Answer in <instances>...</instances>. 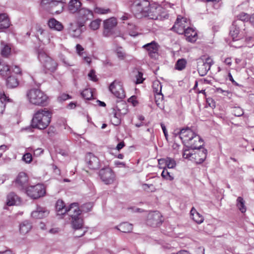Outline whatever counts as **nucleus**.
<instances>
[{
	"label": "nucleus",
	"mask_w": 254,
	"mask_h": 254,
	"mask_svg": "<svg viewBox=\"0 0 254 254\" xmlns=\"http://www.w3.org/2000/svg\"><path fill=\"white\" fill-rule=\"evenodd\" d=\"M69 212V216L71 218V224L74 230L75 237H80L83 236L86 231L83 226V220L80 217L81 211L79 204L76 202L72 203Z\"/></svg>",
	"instance_id": "f257e3e1"
},
{
	"label": "nucleus",
	"mask_w": 254,
	"mask_h": 254,
	"mask_svg": "<svg viewBox=\"0 0 254 254\" xmlns=\"http://www.w3.org/2000/svg\"><path fill=\"white\" fill-rule=\"evenodd\" d=\"M180 137L185 145L191 150L200 149L203 145L200 137L189 128L181 129Z\"/></svg>",
	"instance_id": "f03ea898"
},
{
	"label": "nucleus",
	"mask_w": 254,
	"mask_h": 254,
	"mask_svg": "<svg viewBox=\"0 0 254 254\" xmlns=\"http://www.w3.org/2000/svg\"><path fill=\"white\" fill-rule=\"evenodd\" d=\"M51 118L50 111L46 108L39 109L34 114L31 126L32 128L44 129L50 124Z\"/></svg>",
	"instance_id": "7ed1b4c3"
},
{
	"label": "nucleus",
	"mask_w": 254,
	"mask_h": 254,
	"mask_svg": "<svg viewBox=\"0 0 254 254\" xmlns=\"http://www.w3.org/2000/svg\"><path fill=\"white\" fill-rule=\"evenodd\" d=\"M28 103L36 106H44L47 104L48 97L42 91L32 88L27 91L26 95Z\"/></svg>",
	"instance_id": "20e7f679"
},
{
	"label": "nucleus",
	"mask_w": 254,
	"mask_h": 254,
	"mask_svg": "<svg viewBox=\"0 0 254 254\" xmlns=\"http://www.w3.org/2000/svg\"><path fill=\"white\" fill-rule=\"evenodd\" d=\"M151 3L148 0H134L130 8L135 17L138 18L146 17Z\"/></svg>",
	"instance_id": "39448f33"
},
{
	"label": "nucleus",
	"mask_w": 254,
	"mask_h": 254,
	"mask_svg": "<svg viewBox=\"0 0 254 254\" xmlns=\"http://www.w3.org/2000/svg\"><path fill=\"white\" fill-rule=\"evenodd\" d=\"M146 17L153 20H163L168 18L169 14L163 6L154 2L151 3Z\"/></svg>",
	"instance_id": "423d86ee"
},
{
	"label": "nucleus",
	"mask_w": 254,
	"mask_h": 254,
	"mask_svg": "<svg viewBox=\"0 0 254 254\" xmlns=\"http://www.w3.org/2000/svg\"><path fill=\"white\" fill-rule=\"evenodd\" d=\"M194 150L186 149L183 156L184 158L195 162L196 163H202L206 158L207 150L201 147Z\"/></svg>",
	"instance_id": "0eeeda50"
},
{
	"label": "nucleus",
	"mask_w": 254,
	"mask_h": 254,
	"mask_svg": "<svg viewBox=\"0 0 254 254\" xmlns=\"http://www.w3.org/2000/svg\"><path fill=\"white\" fill-rule=\"evenodd\" d=\"M171 30L183 32H194L195 28L191 26L187 18L179 15Z\"/></svg>",
	"instance_id": "6e6552de"
},
{
	"label": "nucleus",
	"mask_w": 254,
	"mask_h": 254,
	"mask_svg": "<svg viewBox=\"0 0 254 254\" xmlns=\"http://www.w3.org/2000/svg\"><path fill=\"white\" fill-rule=\"evenodd\" d=\"M38 58L44 69L51 71L56 70L57 66V63L44 51H40L38 52Z\"/></svg>",
	"instance_id": "1a4fd4ad"
},
{
	"label": "nucleus",
	"mask_w": 254,
	"mask_h": 254,
	"mask_svg": "<svg viewBox=\"0 0 254 254\" xmlns=\"http://www.w3.org/2000/svg\"><path fill=\"white\" fill-rule=\"evenodd\" d=\"M64 2L63 0H41V5L45 8H53L52 13H61L64 9Z\"/></svg>",
	"instance_id": "9d476101"
},
{
	"label": "nucleus",
	"mask_w": 254,
	"mask_h": 254,
	"mask_svg": "<svg viewBox=\"0 0 254 254\" xmlns=\"http://www.w3.org/2000/svg\"><path fill=\"white\" fill-rule=\"evenodd\" d=\"M26 192L31 198L37 199L44 196L46 193V190L43 185L37 184L27 188Z\"/></svg>",
	"instance_id": "9b49d317"
},
{
	"label": "nucleus",
	"mask_w": 254,
	"mask_h": 254,
	"mask_svg": "<svg viewBox=\"0 0 254 254\" xmlns=\"http://www.w3.org/2000/svg\"><path fill=\"white\" fill-rule=\"evenodd\" d=\"M109 90L117 98L123 99L125 98L126 94L123 88V83L119 80H115L109 86Z\"/></svg>",
	"instance_id": "f8f14e48"
},
{
	"label": "nucleus",
	"mask_w": 254,
	"mask_h": 254,
	"mask_svg": "<svg viewBox=\"0 0 254 254\" xmlns=\"http://www.w3.org/2000/svg\"><path fill=\"white\" fill-rule=\"evenodd\" d=\"M213 64L212 60L209 57L207 58L205 61L200 60L197 64V71L199 75L201 76L205 75Z\"/></svg>",
	"instance_id": "ddd939ff"
},
{
	"label": "nucleus",
	"mask_w": 254,
	"mask_h": 254,
	"mask_svg": "<svg viewBox=\"0 0 254 254\" xmlns=\"http://www.w3.org/2000/svg\"><path fill=\"white\" fill-rule=\"evenodd\" d=\"M99 176L102 181L107 185L113 183L115 177L114 172L109 168H106L100 170Z\"/></svg>",
	"instance_id": "4468645a"
},
{
	"label": "nucleus",
	"mask_w": 254,
	"mask_h": 254,
	"mask_svg": "<svg viewBox=\"0 0 254 254\" xmlns=\"http://www.w3.org/2000/svg\"><path fill=\"white\" fill-rule=\"evenodd\" d=\"M159 45L154 41L146 44L142 46L148 51L149 56L153 59H157L158 57Z\"/></svg>",
	"instance_id": "2eb2a0df"
},
{
	"label": "nucleus",
	"mask_w": 254,
	"mask_h": 254,
	"mask_svg": "<svg viewBox=\"0 0 254 254\" xmlns=\"http://www.w3.org/2000/svg\"><path fill=\"white\" fill-rule=\"evenodd\" d=\"M86 162L88 167L93 170L99 168L100 162L99 159L91 153L87 154Z\"/></svg>",
	"instance_id": "dca6fc26"
},
{
	"label": "nucleus",
	"mask_w": 254,
	"mask_h": 254,
	"mask_svg": "<svg viewBox=\"0 0 254 254\" xmlns=\"http://www.w3.org/2000/svg\"><path fill=\"white\" fill-rule=\"evenodd\" d=\"M72 205L71 203L68 207H66L64 201L62 200H58L57 201L56 209L58 216H61L67 213L69 216V210Z\"/></svg>",
	"instance_id": "f3484780"
},
{
	"label": "nucleus",
	"mask_w": 254,
	"mask_h": 254,
	"mask_svg": "<svg viewBox=\"0 0 254 254\" xmlns=\"http://www.w3.org/2000/svg\"><path fill=\"white\" fill-rule=\"evenodd\" d=\"M124 112H122L120 109L117 108V110H114V115L111 118V122L114 126H118L121 124V115H125L127 113V109H124Z\"/></svg>",
	"instance_id": "a211bd4d"
},
{
	"label": "nucleus",
	"mask_w": 254,
	"mask_h": 254,
	"mask_svg": "<svg viewBox=\"0 0 254 254\" xmlns=\"http://www.w3.org/2000/svg\"><path fill=\"white\" fill-rule=\"evenodd\" d=\"M49 211L46 208L37 206L35 210L31 213V216L34 218L42 219L47 216L49 214Z\"/></svg>",
	"instance_id": "6ab92c4d"
},
{
	"label": "nucleus",
	"mask_w": 254,
	"mask_h": 254,
	"mask_svg": "<svg viewBox=\"0 0 254 254\" xmlns=\"http://www.w3.org/2000/svg\"><path fill=\"white\" fill-rule=\"evenodd\" d=\"M148 223L157 226L161 223V214L157 211L154 212L149 215Z\"/></svg>",
	"instance_id": "aec40b11"
},
{
	"label": "nucleus",
	"mask_w": 254,
	"mask_h": 254,
	"mask_svg": "<svg viewBox=\"0 0 254 254\" xmlns=\"http://www.w3.org/2000/svg\"><path fill=\"white\" fill-rule=\"evenodd\" d=\"M117 19L115 17H111L103 21V27L105 30H111L117 25Z\"/></svg>",
	"instance_id": "412c9836"
},
{
	"label": "nucleus",
	"mask_w": 254,
	"mask_h": 254,
	"mask_svg": "<svg viewBox=\"0 0 254 254\" xmlns=\"http://www.w3.org/2000/svg\"><path fill=\"white\" fill-rule=\"evenodd\" d=\"M238 22L234 21L233 23V26H237V24L238 26L242 25L244 24V22L250 21L251 18V15L245 12H241L238 15Z\"/></svg>",
	"instance_id": "4be33fe9"
},
{
	"label": "nucleus",
	"mask_w": 254,
	"mask_h": 254,
	"mask_svg": "<svg viewBox=\"0 0 254 254\" xmlns=\"http://www.w3.org/2000/svg\"><path fill=\"white\" fill-rule=\"evenodd\" d=\"M48 25L51 29L58 31H62L64 28L62 23L53 18L49 19Z\"/></svg>",
	"instance_id": "5701e85b"
},
{
	"label": "nucleus",
	"mask_w": 254,
	"mask_h": 254,
	"mask_svg": "<svg viewBox=\"0 0 254 254\" xmlns=\"http://www.w3.org/2000/svg\"><path fill=\"white\" fill-rule=\"evenodd\" d=\"M10 25V22L8 15L6 13L0 14V29H5Z\"/></svg>",
	"instance_id": "b1692460"
},
{
	"label": "nucleus",
	"mask_w": 254,
	"mask_h": 254,
	"mask_svg": "<svg viewBox=\"0 0 254 254\" xmlns=\"http://www.w3.org/2000/svg\"><path fill=\"white\" fill-rule=\"evenodd\" d=\"M20 202L18 196L14 192L9 193L7 196L6 204L8 206L17 205Z\"/></svg>",
	"instance_id": "393cba45"
},
{
	"label": "nucleus",
	"mask_w": 254,
	"mask_h": 254,
	"mask_svg": "<svg viewBox=\"0 0 254 254\" xmlns=\"http://www.w3.org/2000/svg\"><path fill=\"white\" fill-rule=\"evenodd\" d=\"M78 14L79 17L84 21L92 18L93 16L92 11L85 8H82L79 9Z\"/></svg>",
	"instance_id": "a878e982"
},
{
	"label": "nucleus",
	"mask_w": 254,
	"mask_h": 254,
	"mask_svg": "<svg viewBox=\"0 0 254 254\" xmlns=\"http://www.w3.org/2000/svg\"><path fill=\"white\" fill-rule=\"evenodd\" d=\"M28 180L27 175L24 172H20L16 180V183L19 186L23 188L27 184Z\"/></svg>",
	"instance_id": "bb28decb"
},
{
	"label": "nucleus",
	"mask_w": 254,
	"mask_h": 254,
	"mask_svg": "<svg viewBox=\"0 0 254 254\" xmlns=\"http://www.w3.org/2000/svg\"><path fill=\"white\" fill-rule=\"evenodd\" d=\"M190 214L192 219L197 224H201L203 222V217L194 207L191 208Z\"/></svg>",
	"instance_id": "cd10ccee"
},
{
	"label": "nucleus",
	"mask_w": 254,
	"mask_h": 254,
	"mask_svg": "<svg viewBox=\"0 0 254 254\" xmlns=\"http://www.w3.org/2000/svg\"><path fill=\"white\" fill-rule=\"evenodd\" d=\"M115 228L123 233H129L132 231L133 226L131 224L128 222H123L116 226Z\"/></svg>",
	"instance_id": "c85d7f7f"
},
{
	"label": "nucleus",
	"mask_w": 254,
	"mask_h": 254,
	"mask_svg": "<svg viewBox=\"0 0 254 254\" xmlns=\"http://www.w3.org/2000/svg\"><path fill=\"white\" fill-rule=\"evenodd\" d=\"M32 228L31 223L28 221H23L19 225V231L21 234L25 235L28 233Z\"/></svg>",
	"instance_id": "c756f323"
},
{
	"label": "nucleus",
	"mask_w": 254,
	"mask_h": 254,
	"mask_svg": "<svg viewBox=\"0 0 254 254\" xmlns=\"http://www.w3.org/2000/svg\"><path fill=\"white\" fill-rule=\"evenodd\" d=\"M81 3L78 0H70L68 4V9L71 13L76 12L81 6Z\"/></svg>",
	"instance_id": "7c9ffc66"
},
{
	"label": "nucleus",
	"mask_w": 254,
	"mask_h": 254,
	"mask_svg": "<svg viewBox=\"0 0 254 254\" xmlns=\"http://www.w3.org/2000/svg\"><path fill=\"white\" fill-rule=\"evenodd\" d=\"M10 102V99H9L4 93H0V113L2 114L5 109V103Z\"/></svg>",
	"instance_id": "2f4dec72"
},
{
	"label": "nucleus",
	"mask_w": 254,
	"mask_h": 254,
	"mask_svg": "<svg viewBox=\"0 0 254 254\" xmlns=\"http://www.w3.org/2000/svg\"><path fill=\"white\" fill-rule=\"evenodd\" d=\"M18 84L19 82L15 76H9L6 79V86L8 88H15L18 86Z\"/></svg>",
	"instance_id": "473e14b6"
},
{
	"label": "nucleus",
	"mask_w": 254,
	"mask_h": 254,
	"mask_svg": "<svg viewBox=\"0 0 254 254\" xmlns=\"http://www.w3.org/2000/svg\"><path fill=\"white\" fill-rule=\"evenodd\" d=\"M73 27V32H83L85 30L86 27L84 22H77L73 24H71Z\"/></svg>",
	"instance_id": "72a5a7b5"
},
{
	"label": "nucleus",
	"mask_w": 254,
	"mask_h": 254,
	"mask_svg": "<svg viewBox=\"0 0 254 254\" xmlns=\"http://www.w3.org/2000/svg\"><path fill=\"white\" fill-rule=\"evenodd\" d=\"M245 201L244 199L239 196L237 199L236 205L242 213H244L246 211V207L245 205Z\"/></svg>",
	"instance_id": "f704fd0d"
},
{
	"label": "nucleus",
	"mask_w": 254,
	"mask_h": 254,
	"mask_svg": "<svg viewBox=\"0 0 254 254\" xmlns=\"http://www.w3.org/2000/svg\"><path fill=\"white\" fill-rule=\"evenodd\" d=\"M187 63V61L185 59H179L175 64V68L178 70L181 71L186 67Z\"/></svg>",
	"instance_id": "c9c22d12"
},
{
	"label": "nucleus",
	"mask_w": 254,
	"mask_h": 254,
	"mask_svg": "<svg viewBox=\"0 0 254 254\" xmlns=\"http://www.w3.org/2000/svg\"><path fill=\"white\" fill-rule=\"evenodd\" d=\"M11 48L8 45H3L1 42V55L2 57L7 58L10 54Z\"/></svg>",
	"instance_id": "e433bc0d"
},
{
	"label": "nucleus",
	"mask_w": 254,
	"mask_h": 254,
	"mask_svg": "<svg viewBox=\"0 0 254 254\" xmlns=\"http://www.w3.org/2000/svg\"><path fill=\"white\" fill-rule=\"evenodd\" d=\"M186 40L189 42L193 43L197 39V33H184Z\"/></svg>",
	"instance_id": "4c0bfd02"
},
{
	"label": "nucleus",
	"mask_w": 254,
	"mask_h": 254,
	"mask_svg": "<svg viewBox=\"0 0 254 254\" xmlns=\"http://www.w3.org/2000/svg\"><path fill=\"white\" fill-rule=\"evenodd\" d=\"M93 10L95 13L98 14H106L110 13L111 11L110 8H106L98 6H95Z\"/></svg>",
	"instance_id": "58836bf2"
},
{
	"label": "nucleus",
	"mask_w": 254,
	"mask_h": 254,
	"mask_svg": "<svg viewBox=\"0 0 254 254\" xmlns=\"http://www.w3.org/2000/svg\"><path fill=\"white\" fill-rule=\"evenodd\" d=\"M152 87L155 94H159L162 92V84L159 80H155L153 82Z\"/></svg>",
	"instance_id": "ea45409f"
},
{
	"label": "nucleus",
	"mask_w": 254,
	"mask_h": 254,
	"mask_svg": "<svg viewBox=\"0 0 254 254\" xmlns=\"http://www.w3.org/2000/svg\"><path fill=\"white\" fill-rule=\"evenodd\" d=\"M161 176L164 179L169 181H172L174 179L173 175L171 174V173L168 172L167 169L163 170Z\"/></svg>",
	"instance_id": "a19ab883"
},
{
	"label": "nucleus",
	"mask_w": 254,
	"mask_h": 254,
	"mask_svg": "<svg viewBox=\"0 0 254 254\" xmlns=\"http://www.w3.org/2000/svg\"><path fill=\"white\" fill-rule=\"evenodd\" d=\"M166 169H173L176 166L177 163L174 158L166 157Z\"/></svg>",
	"instance_id": "79ce46f5"
},
{
	"label": "nucleus",
	"mask_w": 254,
	"mask_h": 254,
	"mask_svg": "<svg viewBox=\"0 0 254 254\" xmlns=\"http://www.w3.org/2000/svg\"><path fill=\"white\" fill-rule=\"evenodd\" d=\"M82 97L86 100H90L93 97L92 92L90 89H85L81 93Z\"/></svg>",
	"instance_id": "37998d69"
},
{
	"label": "nucleus",
	"mask_w": 254,
	"mask_h": 254,
	"mask_svg": "<svg viewBox=\"0 0 254 254\" xmlns=\"http://www.w3.org/2000/svg\"><path fill=\"white\" fill-rule=\"evenodd\" d=\"M101 20L100 19H97L93 20L90 24V27L92 30H97L100 25Z\"/></svg>",
	"instance_id": "c03bdc74"
},
{
	"label": "nucleus",
	"mask_w": 254,
	"mask_h": 254,
	"mask_svg": "<svg viewBox=\"0 0 254 254\" xmlns=\"http://www.w3.org/2000/svg\"><path fill=\"white\" fill-rule=\"evenodd\" d=\"M233 114L236 117H241L244 115V112L243 109L240 107H234L232 110Z\"/></svg>",
	"instance_id": "a18cd8bd"
},
{
	"label": "nucleus",
	"mask_w": 254,
	"mask_h": 254,
	"mask_svg": "<svg viewBox=\"0 0 254 254\" xmlns=\"http://www.w3.org/2000/svg\"><path fill=\"white\" fill-rule=\"evenodd\" d=\"M163 96L162 94V93H158V94H155V103L157 105V106L159 107L160 108H161V105L162 104V102H163Z\"/></svg>",
	"instance_id": "49530a36"
},
{
	"label": "nucleus",
	"mask_w": 254,
	"mask_h": 254,
	"mask_svg": "<svg viewBox=\"0 0 254 254\" xmlns=\"http://www.w3.org/2000/svg\"><path fill=\"white\" fill-rule=\"evenodd\" d=\"M93 207V204L91 202L86 203L81 206V210H80L81 212H88L91 211L92 208Z\"/></svg>",
	"instance_id": "de8ad7c7"
},
{
	"label": "nucleus",
	"mask_w": 254,
	"mask_h": 254,
	"mask_svg": "<svg viewBox=\"0 0 254 254\" xmlns=\"http://www.w3.org/2000/svg\"><path fill=\"white\" fill-rule=\"evenodd\" d=\"M158 167L159 168L163 170L166 169V157L158 159Z\"/></svg>",
	"instance_id": "09e8293b"
},
{
	"label": "nucleus",
	"mask_w": 254,
	"mask_h": 254,
	"mask_svg": "<svg viewBox=\"0 0 254 254\" xmlns=\"http://www.w3.org/2000/svg\"><path fill=\"white\" fill-rule=\"evenodd\" d=\"M136 78V84H140L143 82L144 80V78H143V73L140 71H137L135 75Z\"/></svg>",
	"instance_id": "8fccbe9b"
},
{
	"label": "nucleus",
	"mask_w": 254,
	"mask_h": 254,
	"mask_svg": "<svg viewBox=\"0 0 254 254\" xmlns=\"http://www.w3.org/2000/svg\"><path fill=\"white\" fill-rule=\"evenodd\" d=\"M116 53L117 57L119 59L123 60L125 58V53L124 52L122 47H118L117 48Z\"/></svg>",
	"instance_id": "3c124183"
},
{
	"label": "nucleus",
	"mask_w": 254,
	"mask_h": 254,
	"mask_svg": "<svg viewBox=\"0 0 254 254\" xmlns=\"http://www.w3.org/2000/svg\"><path fill=\"white\" fill-rule=\"evenodd\" d=\"M22 160L26 163H30L32 161V156L30 153H26L22 157Z\"/></svg>",
	"instance_id": "603ef678"
},
{
	"label": "nucleus",
	"mask_w": 254,
	"mask_h": 254,
	"mask_svg": "<svg viewBox=\"0 0 254 254\" xmlns=\"http://www.w3.org/2000/svg\"><path fill=\"white\" fill-rule=\"evenodd\" d=\"M76 51L78 56L80 57L84 56L85 54L84 52V48L80 45L77 44L76 46Z\"/></svg>",
	"instance_id": "864d4df0"
},
{
	"label": "nucleus",
	"mask_w": 254,
	"mask_h": 254,
	"mask_svg": "<svg viewBox=\"0 0 254 254\" xmlns=\"http://www.w3.org/2000/svg\"><path fill=\"white\" fill-rule=\"evenodd\" d=\"M143 187L144 190L147 191L149 190L151 192H154L156 190V189L153 184L148 185L145 184L143 185Z\"/></svg>",
	"instance_id": "5fc2aeb1"
},
{
	"label": "nucleus",
	"mask_w": 254,
	"mask_h": 254,
	"mask_svg": "<svg viewBox=\"0 0 254 254\" xmlns=\"http://www.w3.org/2000/svg\"><path fill=\"white\" fill-rule=\"evenodd\" d=\"M90 79L93 81H96L97 78L95 74V72L94 70H91L88 74Z\"/></svg>",
	"instance_id": "6e6d98bb"
},
{
	"label": "nucleus",
	"mask_w": 254,
	"mask_h": 254,
	"mask_svg": "<svg viewBox=\"0 0 254 254\" xmlns=\"http://www.w3.org/2000/svg\"><path fill=\"white\" fill-rule=\"evenodd\" d=\"M11 68L12 71L15 74H20L21 72L20 68L17 65H15L11 66Z\"/></svg>",
	"instance_id": "4d7b16f0"
},
{
	"label": "nucleus",
	"mask_w": 254,
	"mask_h": 254,
	"mask_svg": "<svg viewBox=\"0 0 254 254\" xmlns=\"http://www.w3.org/2000/svg\"><path fill=\"white\" fill-rule=\"evenodd\" d=\"M69 98V96L65 93L62 94L58 97V100L60 101H64Z\"/></svg>",
	"instance_id": "13d9d810"
},
{
	"label": "nucleus",
	"mask_w": 254,
	"mask_h": 254,
	"mask_svg": "<svg viewBox=\"0 0 254 254\" xmlns=\"http://www.w3.org/2000/svg\"><path fill=\"white\" fill-rule=\"evenodd\" d=\"M216 91L219 93L223 94L225 96H228L230 92L228 90H224L221 88H217Z\"/></svg>",
	"instance_id": "bf43d9fd"
},
{
	"label": "nucleus",
	"mask_w": 254,
	"mask_h": 254,
	"mask_svg": "<svg viewBox=\"0 0 254 254\" xmlns=\"http://www.w3.org/2000/svg\"><path fill=\"white\" fill-rule=\"evenodd\" d=\"M115 165L117 167H126V163L123 162H120L119 161H115L114 162Z\"/></svg>",
	"instance_id": "052dcab7"
},
{
	"label": "nucleus",
	"mask_w": 254,
	"mask_h": 254,
	"mask_svg": "<svg viewBox=\"0 0 254 254\" xmlns=\"http://www.w3.org/2000/svg\"><path fill=\"white\" fill-rule=\"evenodd\" d=\"M125 146V144L124 142L121 141L117 144L116 149L117 150L119 151L121 149H122Z\"/></svg>",
	"instance_id": "680f3d73"
},
{
	"label": "nucleus",
	"mask_w": 254,
	"mask_h": 254,
	"mask_svg": "<svg viewBox=\"0 0 254 254\" xmlns=\"http://www.w3.org/2000/svg\"><path fill=\"white\" fill-rule=\"evenodd\" d=\"M228 78L234 85H237V86L239 85L238 83L234 80V79L230 72L228 73Z\"/></svg>",
	"instance_id": "e2e57ef3"
},
{
	"label": "nucleus",
	"mask_w": 254,
	"mask_h": 254,
	"mask_svg": "<svg viewBox=\"0 0 254 254\" xmlns=\"http://www.w3.org/2000/svg\"><path fill=\"white\" fill-rule=\"evenodd\" d=\"M43 150L41 148H37L34 151V155L38 156L43 153Z\"/></svg>",
	"instance_id": "0e129e2a"
},
{
	"label": "nucleus",
	"mask_w": 254,
	"mask_h": 254,
	"mask_svg": "<svg viewBox=\"0 0 254 254\" xmlns=\"http://www.w3.org/2000/svg\"><path fill=\"white\" fill-rule=\"evenodd\" d=\"M8 149V147L5 145H1L0 146V150L1 151L0 153H3Z\"/></svg>",
	"instance_id": "69168bd1"
},
{
	"label": "nucleus",
	"mask_w": 254,
	"mask_h": 254,
	"mask_svg": "<svg viewBox=\"0 0 254 254\" xmlns=\"http://www.w3.org/2000/svg\"><path fill=\"white\" fill-rule=\"evenodd\" d=\"M83 58V60L85 62H86L88 64H90L91 63V58L89 57L86 56V54L82 56Z\"/></svg>",
	"instance_id": "338daca9"
},
{
	"label": "nucleus",
	"mask_w": 254,
	"mask_h": 254,
	"mask_svg": "<svg viewBox=\"0 0 254 254\" xmlns=\"http://www.w3.org/2000/svg\"><path fill=\"white\" fill-rule=\"evenodd\" d=\"M224 63L226 65H228V66H230L232 64V60L230 58H226L225 61Z\"/></svg>",
	"instance_id": "774afa93"
}]
</instances>
